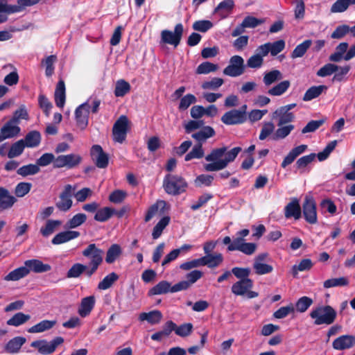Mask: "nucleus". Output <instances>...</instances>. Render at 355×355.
Listing matches in <instances>:
<instances>
[{
    "label": "nucleus",
    "mask_w": 355,
    "mask_h": 355,
    "mask_svg": "<svg viewBox=\"0 0 355 355\" xmlns=\"http://www.w3.org/2000/svg\"><path fill=\"white\" fill-rule=\"evenodd\" d=\"M327 89V87L324 85L312 86L306 91L302 99L304 101H310L320 96Z\"/></svg>",
    "instance_id": "2f4dec72"
},
{
    "label": "nucleus",
    "mask_w": 355,
    "mask_h": 355,
    "mask_svg": "<svg viewBox=\"0 0 355 355\" xmlns=\"http://www.w3.org/2000/svg\"><path fill=\"white\" fill-rule=\"evenodd\" d=\"M272 118H278L277 125L282 126L284 124L292 122L295 119V116L293 112L286 111V110L280 107L273 112Z\"/></svg>",
    "instance_id": "4be33fe9"
},
{
    "label": "nucleus",
    "mask_w": 355,
    "mask_h": 355,
    "mask_svg": "<svg viewBox=\"0 0 355 355\" xmlns=\"http://www.w3.org/2000/svg\"><path fill=\"white\" fill-rule=\"evenodd\" d=\"M201 266H207L208 268L218 267L223 261V257L220 253L205 255L200 258Z\"/></svg>",
    "instance_id": "a211bd4d"
},
{
    "label": "nucleus",
    "mask_w": 355,
    "mask_h": 355,
    "mask_svg": "<svg viewBox=\"0 0 355 355\" xmlns=\"http://www.w3.org/2000/svg\"><path fill=\"white\" fill-rule=\"evenodd\" d=\"M128 119L125 115H121L114 123L112 130L126 132L128 130Z\"/></svg>",
    "instance_id": "774afa93"
},
{
    "label": "nucleus",
    "mask_w": 355,
    "mask_h": 355,
    "mask_svg": "<svg viewBox=\"0 0 355 355\" xmlns=\"http://www.w3.org/2000/svg\"><path fill=\"white\" fill-rule=\"evenodd\" d=\"M349 65H345L343 67L338 66V70L334 72V76H333L332 81L333 82H342L345 80V76L349 73L350 70Z\"/></svg>",
    "instance_id": "69168bd1"
},
{
    "label": "nucleus",
    "mask_w": 355,
    "mask_h": 355,
    "mask_svg": "<svg viewBox=\"0 0 355 355\" xmlns=\"http://www.w3.org/2000/svg\"><path fill=\"white\" fill-rule=\"evenodd\" d=\"M21 140L24 141V144H25L26 147L35 148L38 146L40 144L41 135L40 132L37 130H32L27 133L24 139H22Z\"/></svg>",
    "instance_id": "7c9ffc66"
},
{
    "label": "nucleus",
    "mask_w": 355,
    "mask_h": 355,
    "mask_svg": "<svg viewBox=\"0 0 355 355\" xmlns=\"http://www.w3.org/2000/svg\"><path fill=\"white\" fill-rule=\"evenodd\" d=\"M87 220V216L85 214L79 213L74 215L70 220H69L66 224V227L68 229H74L82 224H83Z\"/></svg>",
    "instance_id": "8fccbe9b"
},
{
    "label": "nucleus",
    "mask_w": 355,
    "mask_h": 355,
    "mask_svg": "<svg viewBox=\"0 0 355 355\" xmlns=\"http://www.w3.org/2000/svg\"><path fill=\"white\" fill-rule=\"evenodd\" d=\"M24 265L29 269V272L33 271L36 273L48 272L51 268L50 265L43 263L38 259L27 260L24 262Z\"/></svg>",
    "instance_id": "a878e982"
},
{
    "label": "nucleus",
    "mask_w": 355,
    "mask_h": 355,
    "mask_svg": "<svg viewBox=\"0 0 355 355\" xmlns=\"http://www.w3.org/2000/svg\"><path fill=\"white\" fill-rule=\"evenodd\" d=\"M171 284L167 281H161L150 289L149 295H162L171 292Z\"/></svg>",
    "instance_id": "72a5a7b5"
},
{
    "label": "nucleus",
    "mask_w": 355,
    "mask_h": 355,
    "mask_svg": "<svg viewBox=\"0 0 355 355\" xmlns=\"http://www.w3.org/2000/svg\"><path fill=\"white\" fill-rule=\"evenodd\" d=\"M30 315L24 314L22 312H18L10 318L6 323L10 326L19 327L26 323L30 320Z\"/></svg>",
    "instance_id": "ea45409f"
},
{
    "label": "nucleus",
    "mask_w": 355,
    "mask_h": 355,
    "mask_svg": "<svg viewBox=\"0 0 355 355\" xmlns=\"http://www.w3.org/2000/svg\"><path fill=\"white\" fill-rule=\"evenodd\" d=\"M213 23L209 20H198L196 21L193 25L192 28L193 30L196 31H199L201 33H205L213 27Z\"/></svg>",
    "instance_id": "680f3d73"
},
{
    "label": "nucleus",
    "mask_w": 355,
    "mask_h": 355,
    "mask_svg": "<svg viewBox=\"0 0 355 355\" xmlns=\"http://www.w3.org/2000/svg\"><path fill=\"white\" fill-rule=\"evenodd\" d=\"M337 316L336 311L331 306H320L313 309L310 317L314 319L315 325H329L334 322Z\"/></svg>",
    "instance_id": "f03ea898"
},
{
    "label": "nucleus",
    "mask_w": 355,
    "mask_h": 355,
    "mask_svg": "<svg viewBox=\"0 0 355 355\" xmlns=\"http://www.w3.org/2000/svg\"><path fill=\"white\" fill-rule=\"evenodd\" d=\"M95 304V297L92 295L84 297L81 300L78 309V314L84 318L88 315L93 309Z\"/></svg>",
    "instance_id": "bb28decb"
},
{
    "label": "nucleus",
    "mask_w": 355,
    "mask_h": 355,
    "mask_svg": "<svg viewBox=\"0 0 355 355\" xmlns=\"http://www.w3.org/2000/svg\"><path fill=\"white\" fill-rule=\"evenodd\" d=\"M80 162V157H57L56 159H53V163L55 167L60 168L67 166L72 168Z\"/></svg>",
    "instance_id": "5701e85b"
},
{
    "label": "nucleus",
    "mask_w": 355,
    "mask_h": 355,
    "mask_svg": "<svg viewBox=\"0 0 355 355\" xmlns=\"http://www.w3.org/2000/svg\"><path fill=\"white\" fill-rule=\"evenodd\" d=\"M162 317L163 315L160 311L154 310L148 313L143 312L140 313L139 319L141 321L146 320L151 324H156L160 322Z\"/></svg>",
    "instance_id": "c85d7f7f"
},
{
    "label": "nucleus",
    "mask_w": 355,
    "mask_h": 355,
    "mask_svg": "<svg viewBox=\"0 0 355 355\" xmlns=\"http://www.w3.org/2000/svg\"><path fill=\"white\" fill-rule=\"evenodd\" d=\"M312 44L311 40H306L301 44H298L291 53V57L293 59L302 58L309 49Z\"/></svg>",
    "instance_id": "79ce46f5"
},
{
    "label": "nucleus",
    "mask_w": 355,
    "mask_h": 355,
    "mask_svg": "<svg viewBox=\"0 0 355 355\" xmlns=\"http://www.w3.org/2000/svg\"><path fill=\"white\" fill-rule=\"evenodd\" d=\"M214 179V177L211 175L202 174L196 177L194 184L197 187H210Z\"/></svg>",
    "instance_id": "864d4df0"
},
{
    "label": "nucleus",
    "mask_w": 355,
    "mask_h": 355,
    "mask_svg": "<svg viewBox=\"0 0 355 355\" xmlns=\"http://www.w3.org/2000/svg\"><path fill=\"white\" fill-rule=\"evenodd\" d=\"M313 300L309 297H300L295 304L296 310L300 313L305 312L313 304Z\"/></svg>",
    "instance_id": "052dcab7"
},
{
    "label": "nucleus",
    "mask_w": 355,
    "mask_h": 355,
    "mask_svg": "<svg viewBox=\"0 0 355 355\" xmlns=\"http://www.w3.org/2000/svg\"><path fill=\"white\" fill-rule=\"evenodd\" d=\"M219 157H205L209 163L204 164L206 171H217L225 168L227 164L233 162L236 157H225V159H218Z\"/></svg>",
    "instance_id": "9d476101"
},
{
    "label": "nucleus",
    "mask_w": 355,
    "mask_h": 355,
    "mask_svg": "<svg viewBox=\"0 0 355 355\" xmlns=\"http://www.w3.org/2000/svg\"><path fill=\"white\" fill-rule=\"evenodd\" d=\"M75 189L76 188H73L70 184H67L64 187L63 191L60 195V201L55 204L56 207L59 210L62 211H67L71 207V197Z\"/></svg>",
    "instance_id": "9b49d317"
},
{
    "label": "nucleus",
    "mask_w": 355,
    "mask_h": 355,
    "mask_svg": "<svg viewBox=\"0 0 355 355\" xmlns=\"http://www.w3.org/2000/svg\"><path fill=\"white\" fill-rule=\"evenodd\" d=\"M234 7V2L233 0H224L218 3L214 9V12H220V15H223V12H225L227 14L230 13Z\"/></svg>",
    "instance_id": "603ef678"
},
{
    "label": "nucleus",
    "mask_w": 355,
    "mask_h": 355,
    "mask_svg": "<svg viewBox=\"0 0 355 355\" xmlns=\"http://www.w3.org/2000/svg\"><path fill=\"white\" fill-rule=\"evenodd\" d=\"M38 103L40 108L43 110L44 114L46 116H49L50 114L51 110L53 107L52 103L49 101L46 96L43 94L39 95Z\"/></svg>",
    "instance_id": "338daca9"
},
{
    "label": "nucleus",
    "mask_w": 355,
    "mask_h": 355,
    "mask_svg": "<svg viewBox=\"0 0 355 355\" xmlns=\"http://www.w3.org/2000/svg\"><path fill=\"white\" fill-rule=\"evenodd\" d=\"M266 55L262 54V49L261 46H258L255 51V54L250 56L247 60L246 66L252 69H259L263 63V57Z\"/></svg>",
    "instance_id": "cd10ccee"
},
{
    "label": "nucleus",
    "mask_w": 355,
    "mask_h": 355,
    "mask_svg": "<svg viewBox=\"0 0 355 355\" xmlns=\"http://www.w3.org/2000/svg\"><path fill=\"white\" fill-rule=\"evenodd\" d=\"M218 66L209 62H204L199 64L196 69L198 74H207L210 72L216 71Z\"/></svg>",
    "instance_id": "13d9d810"
},
{
    "label": "nucleus",
    "mask_w": 355,
    "mask_h": 355,
    "mask_svg": "<svg viewBox=\"0 0 355 355\" xmlns=\"http://www.w3.org/2000/svg\"><path fill=\"white\" fill-rule=\"evenodd\" d=\"M55 324V320H44L29 328L28 331L31 334L42 333L51 329Z\"/></svg>",
    "instance_id": "473e14b6"
},
{
    "label": "nucleus",
    "mask_w": 355,
    "mask_h": 355,
    "mask_svg": "<svg viewBox=\"0 0 355 355\" xmlns=\"http://www.w3.org/2000/svg\"><path fill=\"white\" fill-rule=\"evenodd\" d=\"M119 279V275L112 272L105 276L102 281H101L98 284V289L99 290H107L110 288L113 284L117 281Z\"/></svg>",
    "instance_id": "37998d69"
},
{
    "label": "nucleus",
    "mask_w": 355,
    "mask_h": 355,
    "mask_svg": "<svg viewBox=\"0 0 355 355\" xmlns=\"http://www.w3.org/2000/svg\"><path fill=\"white\" fill-rule=\"evenodd\" d=\"M290 86L291 82L289 80H283L269 89L268 94L271 96H281L288 90Z\"/></svg>",
    "instance_id": "4c0bfd02"
},
{
    "label": "nucleus",
    "mask_w": 355,
    "mask_h": 355,
    "mask_svg": "<svg viewBox=\"0 0 355 355\" xmlns=\"http://www.w3.org/2000/svg\"><path fill=\"white\" fill-rule=\"evenodd\" d=\"M325 122L324 119L320 120H311L302 130V134L313 132L318 130Z\"/></svg>",
    "instance_id": "0e129e2a"
},
{
    "label": "nucleus",
    "mask_w": 355,
    "mask_h": 355,
    "mask_svg": "<svg viewBox=\"0 0 355 355\" xmlns=\"http://www.w3.org/2000/svg\"><path fill=\"white\" fill-rule=\"evenodd\" d=\"M169 216H164L154 227L152 236L153 239H157L162 234L163 230L170 223Z\"/></svg>",
    "instance_id": "c03bdc74"
},
{
    "label": "nucleus",
    "mask_w": 355,
    "mask_h": 355,
    "mask_svg": "<svg viewBox=\"0 0 355 355\" xmlns=\"http://www.w3.org/2000/svg\"><path fill=\"white\" fill-rule=\"evenodd\" d=\"M26 339L22 336H16L10 340L4 347V350L8 354L18 353Z\"/></svg>",
    "instance_id": "b1692460"
},
{
    "label": "nucleus",
    "mask_w": 355,
    "mask_h": 355,
    "mask_svg": "<svg viewBox=\"0 0 355 355\" xmlns=\"http://www.w3.org/2000/svg\"><path fill=\"white\" fill-rule=\"evenodd\" d=\"M313 267L312 261L310 259H302L298 265L292 267L291 272L294 277H296L299 271L309 270Z\"/></svg>",
    "instance_id": "de8ad7c7"
},
{
    "label": "nucleus",
    "mask_w": 355,
    "mask_h": 355,
    "mask_svg": "<svg viewBox=\"0 0 355 355\" xmlns=\"http://www.w3.org/2000/svg\"><path fill=\"white\" fill-rule=\"evenodd\" d=\"M166 202L164 200H158L156 203L151 205L145 216V221H150L155 216H162L164 214L166 207Z\"/></svg>",
    "instance_id": "412c9836"
},
{
    "label": "nucleus",
    "mask_w": 355,
    "mask_h": 355,
    "mask_svg": "<svg viewBox=\"0 0 355 355\" xmlns=\"http://www.w3.org/2000/svg\"><path fill=\"white\" fill-rule=\"evenodd\" d=\"M88 269V266L82 263L73 264L67 273L68 278H77L79 277L84 272L86 273V270Z\"/></svg>",
    "instance_id": "a18cd8bd"
},
{
    "label": "nucleus",
    "mask_w": 355,
    "mask_h": 355,
    "mask_svg": "<svg viewBox=\"0 0 355 355\" xmlns=\"http://www.w3.org/2000/svg\"><path fill=\"white\" fill-rule=\"evenodd\" d=\"M114 214V209L105 207L97 210L94 216V219L98 222H105L110 219Z\"/></svg>",
    "instance_id": "09e8293b"
},
{
    "label": "nucleus",
    "mask_w": 355,
    "mask_h": 355,
    "mask_svg": "<svg viewBox=\"0 0 355 355\" xmlns=\"http://www.w3.org/2000/svg\"><path fill=\"white\" fill-rule=\"evenodd\" d=\"M284 216L286 218H294L298 220L302 216V209L297 198L293 199L284 208Z\"/></svg>",
    "instance_id": "2eb2a0df"
},
{
    "label": "nucleus",
    "mask_w": 355,
    "mask_h": 355,
    "mask_svg": "<svg viewBox=\"0 0 355 355\" xmlns=\"http://www.w3.org/2000/svg\"><path fill=\"white\" fill-rule=\"evenodd\" d=\"M40 171V168L37 164H28L23 166L17 169V174L26 177L31 175H35Z\"/></svg>",
    "instance_id": "5fc2aeb1"
},
{
    "label": "nucleus",
    "mask_w": 355,
    "mask_h": 355,
    "mask_svg": "<svg viewBox=\"0 0 355 355\" xmlns=\"http://www.w3.org/2000/svg\"><path fill=\"white\" fill-rule=\"evenodd\" d=\"M57 60V57L55 55H51L47 56L44 60L42 61V64L46 67L45 75L47 77H50L54 73V63Z\"/></svg>",
    "instance_id": "3c124183"
},
{
    "label": "nucleus",
    "mask_w": 355,
    "mask_h": 355,
    "mask_svg": "<svg viewBox=\"0 0 355 355\" xmlns=\"http://www.w3.org/2000/svg\"><path fill=\"white\" fill-rule=\"evenodd\" d=\"M246 108L245 105H243L241 110H231L226 112L221 117V121L225 125L241 124L246 121Z\"/></svg>",
    "instance_id": "0eeeda50"
},
{
    "label": "nucleus",
    "mask_w": 355,
    "mask_h": 355,
    "mask_svg": "<svg viewBox=\"0 0 355 355\" xmlns=\"http://www.w3.org/2000/svg\"><path fill=\"white\" fill-rule=\"evenodd\" d=\"M302 212L306 221L310 224L318 222L316 203L311 196H306L302 205Z\"/></svg>",
    "instance_id": "1a4fd4ad"
},
{
    "label": "nucleus",
    "mask_w": 355,
    "mask_h": 355,
    "mask_svg": "<svg viewBox=\"0 0 355 355\" xmlns=\"http://www.w3.org/2000/svg\"><path fill=\"white\" fill-rule=\"evenodd\" d=\"M338 70V65L332 63H327L322 67L316 73L319 77H327L332 75Z\"/></svg>",
    "instance_id": "4d7b16f0"
},
{
    "label": "nucleus",
    "mask_w": 355,
    "mask_h": 355,
    "mask_svg": "<svg viewBox=\"0 0 355 355\" xmlns=\"http://www.w3.org/2000/svg\"><path fill=\"white\" fill-rule=\"evenodd\" d=\"M28 274L29 269L24 265V266H21L10 272L4 277L3 279L7 282L18 281L26 277Z\"/></svg>",
    "instance_id": "c756f323"
},
{
    "label": "nucleus",
    "mask_w": 355,
    "mask_h": 355,
    "mask_svg": "<svg viewBox=\"0 0 355 355\" xmlns=\"http://www.w3.org/2000/svg\"><path fill=\"white\" fill-rule=\"evenodd\" d=\"M253 287L252 279L239 280L231 288L232 292L236 295H244L245 293Z\"/></svg>",
    "instance_id": "aec40b11"
},
{
    "label": "nucleus",
    "mask_w": 355,
    "mask_h": 355,
    "mask_svg": "<svg viewBox=\"0 0 355 355\" xmlns=\"http://www.w3.org/2000/svg\"><path fill=\"white\" fill-rule=\"evenodd\" d=\"M21 128L10 119L7 121L0 130V142L6 139L12 138L20 132Z\"/></svg>",
    "instance_id": "ddd939ff"
},
{
    "label": "nucleus",
    "mask_w": 355,
    "mask_h": 355,
    "mask_svg": "<svg viewBox=\"0 0 355 355\" xmlns=\"http://www.w3.org/2000/svg\"><path fill=\"white\" fill-rule=\"evenodd\" d=\"M41 0H17V5L8 4L7 0H0V24L7 21L5 14H12L24 10L26 7L32 6L38 3Z\"/></svg>",
    "instance_id": "20e7f679"
},
{
    "label": "nucleus",
    "mask_w": 355,
    "mask_h": 355,
    "mask_svg": "<svg viewBox=\"0 0 355 355\" xmlns=\"http://www.w3.org/2000/svg\"><path fill=\"white\" fill-rule=\"evenodd\" d=\"M65 84L63 80H60L56 85L54 98L58 107H63L66 100Z\"/></svg>",
    "instance_id": "393cba45"
},
{
    "label": "nucleus",
    "mask_w": 355,
    "mask_h": 355,
    "mask_svg": "<svg viewBox=\"0 0 355 355\" xmlns=\"http://www.w3.org/2000/svg\"><path fill=\"white\" fill-rule=\"evenodd\" d=\"M89 105L87 103L80 105L75 111V119L77 125L84 130L88 125Z\"/></svg>",
    "instance_id": "f8f14e48"
},
{
    "label": "nucleus",
    "mask_w": 355,
    "mask_h": 355,
    "mask_svg": "<svg viewBox=\"0 0 355 355\" xmlns=\"http://www.w3.org/2000/svg\"><path fill=\"white\" fill-rule=\"evenodd\" d=\"M294 128L293 125L289 124L277 128L272 136L273 139L278 140L284 139L291 133Z\"/></svg>",
    "instance_id": "bf43d9fd"
},
{
    "label": "nucleus",
    "mask_w": 355,
    "mask_h": 355,
    "mask_svg": "<svg viewBox=\"0 0 355 355\" xmlns=\"http://www.w3.org/2000/svg\"><path fill=\"white\" fill-rule=\"evenodd\" d=\"M262 54L267 55L270 53L271 55L275 56L282 52L285 48V42L283 40H279L272 43L267 42L261 45Z\"/></svg>",
    "instance_id": "dca6fc26"
},
{
    "label": "nucleus",
    "mask_w": 355,
    "mask_h": 355,
    "mask_svg": "<svg viewBox=\"0 0 355 355\" xmlns=\"http://www.w3.org/2000/svg\"><path fill=\"white\" fill-rule=\"evenodd\" d=\"M83 257L89 259L88 269L86 270V276L90 277L93 275L103 261L104 251L98 248L95 243H91L82 252Z\"/></svg>",
    "instance_id": "f257e3e1"
},
{
    "label": "nucleus",
    "mask_w": 355,
    "mask_h": 355,
    "mask_svg": "<svg viewBox=\"0 0 355 355\" xmlns=\"http://www.w3.org/2000/svg\"><path fill=\"white\" fill-rule=\"evenodd\" d=\"M253 269L254 272L258 275H263L272 272L273 267L271 265L264 263H253Z\"/></svg>",
    "instance_id": "e2e57ef3"
},
{
    "label": "nucleus",
    "mask_w": 355,
    "mask_h": 355,
    "mask_svg": "<svg viewBox=\"0 0 355 355\" xmlns=\"http://www.w3.org/2000/svg\"><path fill=\"white\" fill-rule=\"evenodd\" d=\"M197 101L196 97L192 94H188L184 96L181 99L178 106L180 111H184L187 110L191 104Z\"/></svg>",
    "instance_id": "6e6d98bb"
},
{
    "label": "nucleus",
    "mask_w": 355,
    "mask_h": 355,
    "mask_svg": "<svg viewBox=\"0 0 355 355\" xmlns=\"http://www.w3.org/2000/svg\"><path fill=\"white\" fill-rule=\"evenodd\" d=\"M131 87L128 82L121 79L116 83L114 94L116 97H122L130 91Z\"/></svg>",
    "instance_id": "a19ab883"
},
{
    "label": "nucleus",
    "mask_w": 355,
    "mask_h": 355,
    "mask_svg": "<svg viewBox=\"0 0 355 355\" xmlns=\"http://www.w3.org/2000/svg\"><path fill=\"white\" fill-rule=\"evenodd\" d=\"M349 285V279L345 277H340L338 278H332L327 279L323 283V286L325 288H329L336 286H346Z\"/></svg>",
    "instance_id": "49530a36"
},
{
    "label": "nucleus",
    "mask_w": 355,
    "mask_h": 355,
    "mask_svg": "<svg viewBox=\"0 0 355 355\" xmlns=\"http://www.w3.org/2000/svg\"><path fill=\"white\" fill-rule=\"evenodd\" d=\"M245 71L244 60L240 55H233L230 60V64L224 70L223 73L230 77H237Z\"/></svg>",
    "instance_id": "6e6552de"
},
{
    "label": "nucleus",
    "mask_w": 355,
    "mask_h": 355,
    "mask_svg": "<svg viewBox=\"0 0 355 355\" xmlns=\"http://www.w3.org/2000/svg\"><path fill=\"white\" fill-rule=\"evenodd\" d=\"M62 222L59 220H48L44 226L40 228V233L44 237L51 235L55 229L61 225Z\"/></svg>",
    "instance_id": "c9c22d12"
},
{
    "label": "nucleus",
    "mask_w": 355,
    "mask_h": 355,
    "mask_svg": "<svg viewBox=\"0 0 355 355\" xmlns=\"http://www.w3.org/2000/svg\"><path fill=\"white\" fill-rule=\"evenodd\" d=\"M122 253V250L119 244H112L107 250L105 257L106 263H114Z\"/></svg>",
    "instance_id": "e433bc0d"
},
{
    "label": "nucleus",
    "mask_w": 355,
    "mask_h": 355,
    "mask_svg": "<svg viewBox=\"0 0 355 355\" xmlns=\"http://www.w3.org/2000/svg\"><path fill=\"white\" fill-rule=\"evenodd\" d=\"M355 345V336L353 335H343L336 338L332 347L336 350L349 349Z\"/></svg>",
    "instance_id": "4468645a"
},
{
    "label": "nucleus",
    "mask_w": 355,
    "mask_h": 355,
    "mask_svg": "<svg viewBox=\"0 0 355 355\" xmlns=\"http://www.w3.org/2000/svg\"><path fill=\"white\" fill-rule=\"evenodd\" d=\"M283 78L282 73L277 69H273L267 73H265L263 82L266 87H269L273 83L282 80Z\"/></svg>",
    "instance_id": "f704fd0d"
},
{
    "label": "nucleus",
    "mask_w": 355,
    "mask_h": 355,
    "mask_svg": "<svg viewBox=\"0 0 355 355\" xmlns=\"http://www.w3.org/2000/svg\"><path fill=\"white\" fill-rule=\"evenodd\" d=\"M17 201L15 197L10 194L9 191L0 187V210H5L11 208Z\"/></svg>",
    "instance_id": "f3484780"
},
{
    "label": "nucleus",
    "mask_w": 355,
    "mask_h": 355,
    "mask_svg": "<svg viewBox=\"0 0 355 355\" xmlns=\"http://www.w3.org/2000/svg\"><path fill=\"white\" fill-rule=\"evenodd\" d=\"M183 32L184 27L181 23L175 26L173 32L166 29L163 30L161 32V42L173 45L175 48L180 44Z\"/></svg>",
    "instance_id": "39448f33"
},
{
    "label": "nucleus",
    "mask_w": 355,
    "mask_h": 355,
    "mask_svg": "<svg viewBox=\"0 0 355 355\" xmlns=\"http://www.w3.org/2000/svg\"><path fill=\"white\" fill-rule=\"evenodd\" d=\"M78 231L68 230L57 234L52 239L51 243L53 245H60L71 240L78 238L80 236Z\"/></svg>",
    "instance_id": "6ab92c4d"
},
{
    "label": "nucleus",
    "mask_w": 355,
    "mask_h": 355,
    "mask_svg": "<svg viewBox=\"0 0 355 355\" xmlns=\"http://www.w3.org/2000/svg\"><path fill=\"white\" fill-rule=\"evenodd\" d=\"M64 343V338L61 336L55 337L50 342L46 340H37L31 343V346L38 349L40 354L47 355L55 352L58 346Z\"/></svg>",
    "instance_id": "423d86ee"
},
{
    "label": "nucleus",
    "mask_w": 355,
    "mask_h": 355,
    "mask_svg": "<svg viewBox=\"0 0 355 355\" xmlns=\"http://www.w3.org/2000/svg\"><path fill=\"white\" fill-rule=\"evenodd\" d=\"M187 186L185 180L178 175L167 174L163 180L164 191L172 196H178L184 192Z\"/></svg>",
    "instance_id": "7ed1b4c3"
},
{
    "label": "nucleus",
    "mask_w": 355,
    "mask_h": 355,
    "mask_svg": "<svg viewBox=\"0 0 355 355\" xmlns=\"http://www.w3.org/2000/svg\"><path fill=\"white\" fill-rule=\"evenodd\" d=\"M215 135V130L211 126H205L198 132L192 135L193 138L199 142L205 141L207 139Z\"/></svg>",
    "instance_id": "58836bf2"
}]
</instances>
